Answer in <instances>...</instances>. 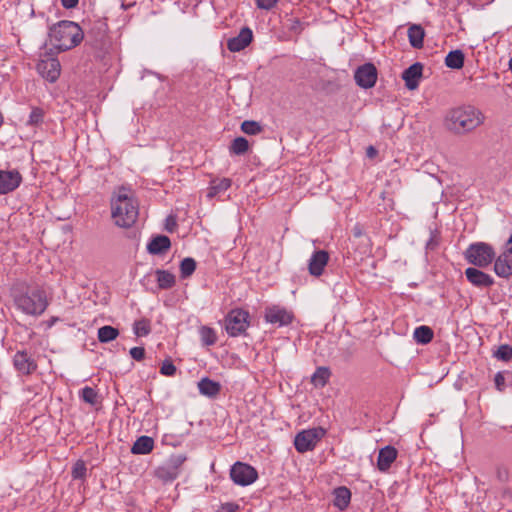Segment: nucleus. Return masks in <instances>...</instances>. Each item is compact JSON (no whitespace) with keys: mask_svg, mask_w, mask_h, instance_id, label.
I'll return each instance as SVG.
<instances>
[{"mask_svg":"<svg viewBox=\"0 0 512 512\" xmlns=\"http://www.w3.org/2000/svg\"><path fill=\"white\" fill-rule=\"evenodd\" d=\"M494 355L497 359L507 362L512 359V347L507 344L500 345Z\"/></svg>","mask_w":512,"mask_h":512,"instance_id":"nucleus-39","label":"nucleus"},{"mask_svg":"<svg viewBox=\"0 0 512 512\" xmlns=\"http://www.w3.org/2000/svg\"><path fill=\"white\" fill-rule=\"evenodd\" d=\"M465 276L467 280L477 288H489L494 284L492 276L475 267H468L465 270Z\"/></svg>","mask_w":512,"mask_h":512,"instance_id":"nucleus-14","label":"nucleus"},{"mask_svg":"<svg viewBox=\"0 0 512 512\" xmlns=\"http://www.w3.org/2000/svg\"><path fill=\"white\" fill-rule=\"evenodd\" d=\"M397 454L398 452L393 446L388 445L380 449L377 459V468L381 472L388 471L392 463L396 460Z\"/></svg>","mask_w":512,"mask_h":512,"instance_id":"nucleus-19","label":"nucleus"},{"mask_svg":"<svg viewBox=\"0 0 512 512\" xmlns=\"http://www.w3.org/2000/svg\"><path fill=\"white\" fill-rule=\"evenodd\" d=\"M79 0H61V4L66 9H71L77 6Z\"/></svg>","mask_w":512,"mask_h":512,"instance_id":"nucleus-49","label":"nucleus"},{"mask_svg":"<svg viewBox=\"0 0 512 512\" xmlns=\"http://www.w3.org/2000/svg\"><path fill=\"white\" fill-rule=\"evenodd\" d=\"M113 50H115V49L113 48ZM116 59H117V54H116V51H114V55H113V56H110V55H109L108 57L103 56V57L101 58V61L113 62V61H115Z\"/></svg>","mask_w":512,"mask_h":512,"instance_id":"nucleus-51","label":"nucleus"},{"mask_svg":"<svg viewBox=\"0 0 512 512\" xmlns=\"http://www.w3.org/2000/svg\"><path fill=\"white\" fill-rule=\"evenodd\" d=\"M139 207L130 189L120 187L111 197V217L116 226L131 227L137 220Z\"/></svg>","mask_w":512,"mask_h":512,"instance_id":"nucleus-1","label":"nucleus"},{"mask_svg":"<svg viewBox=\"0 0 512 512\" xmlns=\"http://www.w3.org/2000/svg\"><path fill=\"white\" fill-rule=\"evenodd\" d=\"M14 303L26 315L39 316L49 305L46 292L39 286L27 287L25 290H14Z\"/></svg>","mask_w":512,"mask_h":512,"instance_id":"nucleus-3","label":"nucleus"},{"mask_svg":"<svg viewBox=\"0 0 512 512\" xmlns=\"http://www.w3.org/2000/svg\"><path fill=\"white\" fill-rule=\"evenodd\" d=\"M196 269V261L193 258H184L180 263V273L183 279L190 277Z\"/></svg>","mask_w":512,"mask_h":512,"instance_id":"nucleus-35","label":"nucleus"},{"mask_svg":"<svg viewBox=\"0 0 512 512\" xmlns=\"http://www.w3.org/2000/svg\"><path fill=\"white\" fill-rule=\"evenodd\" d=\"M445 63L444 64H464L465 55L462 50L456 49L450 51L445 56Z\"/></svg>","mask_w":512,"mask_h":512,"instance_id":"nucleus-38","label":"nucleus"},{"mask_svg":"<svg viewBox=\"0 0 512 512\" xmlns=\"http://www.w3.org/2000/svg\"><path fill=\"white\" fill-rule=\"evenodd\" d=\"M495 387L498 391L503 392L505 390V376L503 372L496 373L494 377Z\"/></svg>","mask_w":512,"mask_h":512,"instance_id":"nucleus-45","label":"nucleus"},{"mask_svg":"<svg viewBox=\"0 0 512 512\" xmlns=\"http://www.w3.org/2000/svg\"><path fill=\"white\" fill-rule=\"evenodd\" d=\"M21 183L22 175L18 170H0V195L15 191Z\"/></svg>","mask_w":512,"mask_h":512,"instance_id":"nucleus-12","label":"nucleus"},{"mask_svg":"<svg viewBox=\"0 0 512 512\" xmlns=\"http://www.w3.org/2000/svg\"><path fill=\"white\" fill-rule=\"evenodd\" d=\"M354 78L357 85L362 88L373 87L377 80L376 66H358L354 73Z\"/></svg>","mask_w":512,"mask_h":512,"instance_id":"nucleus-13","label":"nucleus"},{"mask_svg":"<svg viewBox=\"0 0 512 512\" xmlns=\"http://www.w3.org/2000/svg\"><path fill=\"white\" fill-rule=\"evenodd\" d=\"M13 363L16 370L25 375L33 373L37 368V364L26 351H17Z\"/></svg>","mask_w":512,"mask_h":512,"instance_id":"nucleus-16","label":"nucleus"},{"mask_svg":"<svg viewBox=\"0 0 512 512\" xmlns=\"http://www.w3.org/2000/svg\"><path fill=\"white\" fill-rule=\"evenodd\" d=\"M198 389L201 395L213 398L219 394L221 385L219 382L204 377L198 382Z\"/></svg>","mask_w":512,"mask_h":512,"instance_id":"nucleus-21","label":"nucleus"},{"mask_svg":"<svg viewBox=\"0 0 512 512\" xmlns=\"http://www.w3.org/2000/svg\"><path fill=\"white\" fill-rule=\"evenodd\" d=\"M57 321H58V318H57V317H52V318L50 319V323H49V325H50V326H52V325H53L54 323H56Z\"/></svg>","mask_w":512,"mask_h":512,"instance_id":"nucleus-53","label":"nucleus"},{"mask_svg":"<svg viewBox=\"0 0 512 512\" xmlns=\"http://www.w3.org/2000/svg\"><path fill=\"white\" fill-rule=\"evenodd\" d=\"M351 492L347 487L341 486L334 490V505L344 510L350 503Z\"/></svg>","mask_w":512,"mask_h":512,"instance_id":"nucleus-24","label":"nucleus"},{"mask_svg":"<svg viewBox=\"0 0 512 512\" xmlns=\"http://www.w3.org/2000/svg\"><path fill=\"white\" fill-rule=\"evenodd\" d=\"M241 130L247 135H257L263 131L260 123L253 120H246L241 124Z\"/></svg>","mask_w":512,"mask_h":512,"instance_id":"nucleus-36","label":"nucleus"},{"mask_svg":"<svg viewBox=\"0 0 512 512\" xmlns=\"http://www.w3.org/2000/svg\"><path fill=\"white\" fill-rule=\"evenodd\" d=\"M150 322L146 319H141L134 322L133 332L138 337L147 336L150 333Z\"/></svg>","mask_w":512,"mask_h":512,"instance_id":"nucleus-37","label":"nucleus"},{"mask_svg":"<svg viewBox=\"0 0 512 512\" xmlns=\"http://www.w3.org/2000/svg\"><path fill=\"white\" fill-rule=\"evenodd\" d=\"M450 67H451V68H457V69H459V68H462L463 66L457 65V66H450Z\"/></svg>","mask_w":512,"mask_h":512,"instance_id":"nucleus-54","label":"nucleus"},{"mask_svg":"<svg viewBox=\"0 0 512 512\" xmlns=\"http://www.w3.org/2000/svg\"><path fill=\"white\" fill-rule=\"evenodd\" d=\"M278 3V0H255V4L259 9L271 10Z\"/></svg>","mask_w":512,"mask_h":512,"instance_id":"nucleus-44","label":"nucleus"},{"mask_svg":"<svg viewBox=\"0 0 512 512\" xmlns=\"http://www.w3.org/2000/svg\"><path fill=\"white\" fill-rule=\"evenodd\" d=\"M86 465L84 461L78 460L72 468V477L74 479H83L86 476Z\"/></svg>","mask_w":512,"mask_h":512,"instance_id":"nucleus-41","label":"nucleus"},{"mask_svg":"<svg viewBox=\"0 0 512 512\" xmlns=\"http://www.w3.org/2000/svg\"><path fill=\"white\" fill-rule=\"evenodd\" d=\"M494 271L497 276L502 278L512 275V235L507 241L504 251L495 259Z\"/></svg>","mask_w":512,"mask_h":512,"instance_id":"nucleus-11","label":"nucleus"},{"mask_svg":"<svg viewBox=\"0 0 512 512\" xmlns=\"http://www.w3.org/2000/svg\"><path fill=\"white\" fill-rule=\"evenodd\" d=\"M466 260L478 267H487L495 259L493 247L484 242L471 244L465 251Z\"/></svg>","mask_w":512,"mask_h":512,"instance_id":"nucleus-5","label":"nucleus"},{"mask_svg":"<svg viewBox=\"0 0 512 512\" xmlns=\"http://www.w3.org/2000/svg\"><path fill=\"white\" fill-rule=\"evenodd\" d=\"M49 36L55 48L66 51L74 48L83 40V31L77 23L64 20L50 29Z\"/></svg>","mask_w":512,"mask_h":512,"instance_id":"nucleus-4","label":"nucleus"},{"mask_svg":"<svg viewBox=\"0 0 512 512\" xmlns=\"http://www.w3.org/2000/svg\"><path fill=\"white\" fill-rule=\"evenodd\" d=\"M249 150V142L244 137H236L229 146L230 154L243 155Z\"/></svg>","mask_w":512,"mask_h":512,"instance_id":"nucleus-31","label":"nucleus"},{"mask_svg":"<svg viewBox=\"0 0 512 512\" xmlns=\"http://www.w3.org/2000/svg\"><path fill=\"white\" fill-rule=\"evenodd\" d=\"M129 353L136 361H141L145 357V349L143 347H133L130 349Z\"/></svg>","mask_w":512,"mask_h":512,"instance_id":"nucleus-46","label":"nucleus"},{"mask_svg":"<svg viewBox=\"0 0 512 512\" xmlns=\"http://www.w3.org/2000/svg\"><path fill=\"white\" fill-rule=\"evenodd\" d=\"M119 335V330L113 326L105 325L98 329L97 336L101 343H109Z\"/></svg>","mask_w":512,"mask_h":512,"instance_id":"nucleus-27","label":"nucleus"},{"mask_svg":"<svg viewBox=\"0 0 512 512\" xmlns=\"http://www.w3.org/2000/svg\"><path fill=\"white\" fill-rule=\"evenodd\" d=\"M249 314L242 309H235L228 313L225 318V329L230 337H237L243 334L249 326Z\"/></svg>","mask_w":512,"mask_h":512,"instance_id":"nucleus-8","label":"nucleus"},{"mask_svg":"<svg viewBox=\"0 0 512 512\" xmlns=\"http://www.w3.org/2000/svg\"><path fill=\"white\" fill-rule=\"evenodd\" d=\"M154 447V440L149 436L139 437L133 444L131 452L136 455H145L150 453Z\"/></svg>","mask_w":512,"mask_h":512,"instance_id":"nucleus-22","label":"nucleus"},{"mask_svg":"<svg viewBox=\"0 0 512 512\" xmlns=\"http://www.w3.org/2000/svg\"><path fill=\"white\" fill-rule=\"evenodd\" d=\"M171 246L170 239L165 235H158L151 239L147 245L150 254L159 255L167 251Z\"/></svg>","mask_w":512,"mask_h":512,"instance_id":"nucleus-20","label":"nucleus"},{"mask_svg":"<svg viewBox=\"0 0 512 512\" xmlns=\"http://www.w3.org/2000/svg\"><path fill=\"white\" fill-rule=\"evenodd\" d=\"M376 153H377V151H376V149H375L373 146H369V147L367 148V155H368L369 157H373V156H375V155H376Z\"/></svg>","mask_w":512,"mask_h":512,"instance_id":"nucleus-52","label":"nucleus"},{"mask_svg":"<svg viewBox=\"0 0 512 512\" xmlns=\"http://www.w3.org/2000/svg\"><path fill=\"white\" fill-rule=\"evenodd\" d=\"M43 117H44V112L42 109L33 108L29 115L27 125L38 126L39 124H41L43 122Z\"/></svg>","mask_w":512,"mask_h":512,"instance_id":"nucleus-40","label":"nucleus"},{"mask_svg":"<svg viewBox=\"0 0 512 512\" xmlns=\"http://www.w3.org/2000/svg\"><path fill=\"white\" fill-rule=\"evenodd\" d=\"M230 478L236 485L248 486L257 480L258 472L251 465L238 461L231 466Z\"/></svg>","mask_w":512,"mask_h":512,"instance_id":"nucleus-9","label":"nucleus"},{"mask_svg":"<svg viewBox=\"0 0 512 512\" xmlns=\"http://www.w3.org/2000/svg\"><path fill=\"white\" fill-rule=\"evenodd\" d=\"M508 64H512V57L509 59Z\"/></svg>","mask_w":512,"mask_h":512,"instance_id":"nucleus-55","label":"nucleus"},{"mask_svg":"<svg viewBox=\"0 0 512 512\" xmlns=\"http://www.w3.org/2000/svg\"><path fill=\"white\" fill-rule=\"evenodd\" d=\"M352 234L355 238H360L364 235V230L361 225L356 224L352 229Z\"/></svg>","mask_w":512,"mask_h":512,"instance_id":"nucleus-48","label":"nucleus"},{"mask_svg":"<svg viewBox=\"0 0 512 512\" xmlns=\"http://www.w3.org/2000/svg\"><path fill=\"white\" fill-rule=\"evenodd\" d=\"M484 120L485 116L481 110L472 105H463L447 112L445 125L456 134H464L475 130L484 123Z\"/></svg>","mask_w":512,"mask_h":512,"instance_id":"nucleus-2","label":"nucleus"},{"mask_svg":"<svg viewBox=\"0 0 512 512\" xmlns=\"http://www.w3.org/2000/svg\"><path fill=\"white\" fill-rule=\"evenodd\" d=\"M330 377V371L326 367H318L311 377V382L316 387H324Z\"/></svg>","mask_w":512,"mask_h":512,"instance_id":"nucleus-32","label":"nucleus"},{"mask_svg":"<svg viewBox=\"0 0 512 512\" xmlns=\"http://www.w3.org/2000/svg\"><path fill=\"white\" fill-rule=\"evenodd\" d=\"M160 373L165 376H173L176 373V367L170 360H165L160 368Z\"/></svg>","mask_w":512,"mask_h":512,"instance_id":"nucleus-42","label":"nucleus"},{"mask_svg":"<svg viewBox=\"0 0 512 512\" xmlns=\"http://www.w3.org/2000/svg\"><path fill=\"white\" fill-rule=\"evenodd\" d=\"M329 261V254L325 250L315 251L309 259L308 270L313 276L319 277Z\"/></svg>","mask_w":512,"mask_h":512,"instance_id":"nucleus-15","label":"nucleus"},{"mask_svg":"<svg viewBox=\"0 0 512 512\" xmlns=\"http://www.w3.org/2000/svg\"><path fill=\"white\" fill-rule=\"evenodd\" d=\"M239 510V505L234 502H227L220 506L218 512H237Z\"/></svg>","mask_w":512,"mask_h":512,"instance_id":"nucleus-47","label":"nucleus"},{"mask_svg":"<svg viewBox=\"0 0 512 512\" xmlns=\"http://www.w3.org/2000/svg\"><path fill=\"white\" fill-rule=\"evenodd\" d=\"M199 333L203 345L212 346L217 342V335L214 329L208 326H202Z\"/></svg>","mask_w":512,"mask_h":512,"instance_id":"nucleus-33","label":"nucleus"},{"mask_svg":"<svg viewBox=\"0 0 512 512\" xmlns=\"http://www.w3.org/2000/svg\"><path fill=\"white\" fill-rule=\"evenodd\" d=\"M264 320L278 328L285 327L293 322L294 313L284 306L271 305L265 308Z\"/></svg>","mask_w":512,"mask_h":512,"instance_id":"nucleus-10","label":"nucleus"},{"mask_svg":"<svg viewBox=\"0 0 512 512\" xmlns=\"http://www.w3.org/2000/svg\"><path fill=\"white\" fill-rule=\"evenodd\" d=\"M80 398L91 406H95L99 403V396L95 389L89 386H85L81 389Z\"/></svg>","mask_w":512,"mask_h":512,"instance_id":"nucleus-34","label":"nucleus"},{"mask_svg":"<svg viewBox=\"0 0 512 512\" xmlns=\"http://www.w3.org/2000/svg\"><path fill=\"white\" fill-rule=\"evenodd\" d=\"M176 227V221L174 218L172 217H169L167 219V224H166V229L169 231V232H172L174 230V228Z\"/></svg>","mask_w":512,"mask_h":512,"instance_id":"nucleus-50","label":"nucleus"},{"mask_svg":"<svg viewBox=\"0 0 512 512\" xmlns=\"http://www.w3.org/2000/svg\"><path fill=\"white\" fill-rule=\"evenodd\" d=\"M433 330L428 326H419L414 330L413 337L419 344H428L433 339Z\"/></svg>","mask_w":512,"mask_h":512,"instance_id":"nucleus-28","label":"nucleus"},{"mask_svg":"<svg viewBox=\"0 0 512 512\" xmlns=\"http://www.w3.org/2000/svg\"><path fill=\"white\" fill-rule=\"evenodd\" d=\"M155 274L159 289H170L176 284L175 275L167 270L157 269Z\"/></svg>","mask_w":512,"mask_h":512,"instance_id":"nucleus-25","label":"nucleus"},{"mask_svg":"<svg viewBox=\"0 0 512 512\" xmlns=\"http://www.w3.org/2000/svg\"><path fill=\"white\" fill-rule=\"evenodd\" d=\"M232 182L229 178L222 179H214L210 182V186L208 188L207 197L214 198L220 193L225 192L231 186Z\"/></svg>","mask_w":512,"mask_h":512,"instance_id":"nucleus-23","label":"nucleus"},{"mask_svg":"<svg viewBox=\"0 0 512 512\" xmlns=\"http://www.w3.org/2000/svg\"><path fill=\"white\" fill-rule=\"evenodd\" d=\"M439 234L437 231H430V238L426 243L427 250H434L439 244Z\"/></svg>","mask_w":512,"mask_h":512,"instance_id":"nucleus-43","label":"nucleus"},{"mask_svg":"<svg viewBox=\"0 0 512 512\" xmlns=\"http://www.w3.org/2000/svg\"><path fill=\"white\" fill-rule=\"evenodd\" d=\"M252 39V30L248 27H244L240 30L237 36L232 37L227 41V47L232 52H238L246 48L251 43Z\"/></svg>","mask_w":512,"mask_h":512,"instance_id":"nucleus-17","label":"nucleus"},{"mask_svg":"<svg viewBox=\"0 0 512 512\" xmlns=\"http://www.w3.org/2000/svg\"><path fill=\"white\" fill-rule=\"evenodd\" d=\"M306 23L300 19L292 17L287 19L285 27L292 37H298L305 29Z\"/></svg>","mask_w":512,"mask_h":512,"instance_id":"nucleus-30","label":"nucleus"},{"mask_svg":"<svg viewBox=\"0 0 512 512\" xmlns=\"http://www.w3.org/2000/svg\"><path fill=\"white\" fill-rule=\"evenodd\" d=\"M38 73L47 81L53 83L60 76V66H36Z\"/></svg>","mask_w":512,"mask_h":512,"instance_id":"nucleus-29","label":"nucleus"},{"mask_svg":"<svg viewBox=\"0 0 512 512\" xmlns=\"http://www.w3.org/2000/svg\"><path fill=\"white\" fill-rule=\"evenodd\" d=\"M324 435L325 430L321 427L303 430L295 436V449L299 453L312 451Z\"/></svg>","mask_w":512,"mask_h":512,"instance_id":"nucleus-7","label":"nucleus"},{"mask_svg":"<svg viewBox=\"0 0 512 512\" xmlns=\"http://www.w3.org/2000/svg\"><path fill=\"white\" fill-rule=\"evenodd\" d=\"M402 79L408 90L417 89L423 79V66H408L402 73Z\"/></svg>","mask_w":512,"mask_h":512,"instance_id":"nucleus-18","label":"nucleus"},{"mask_svg":"<svg viewBox=\"0 0 512 512\" xmlns=\"http://www.w3.org/2000/svg\"><path fill=\"white\" fill-rule=\"evenodd\" d=\"M425 32L420 25L413 24L408 29V39L412 47L420 48L423 45Z\"/></svg>","mask_w":512,"mask_h":512,"instance_id":"nucleus-26","label":"nucleus"},{"mask_svg":"<svg viewBox=\"0 0 512 512\" xmlns=\"http://www.w3.org/2000/svg\"><path fill=\"white\" fill-rule=\"evenodd\" d=\"M186 459L184 454L171 455L163 465L155 470V476L164 483L174 481L179 476Z\"/></svg>","mask_w":512,"mask_h":512,"instance_id":"nucleus-6","label":"nucleus"}]
</instances>
